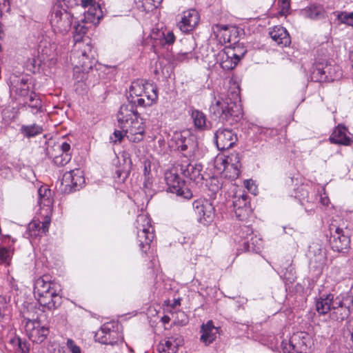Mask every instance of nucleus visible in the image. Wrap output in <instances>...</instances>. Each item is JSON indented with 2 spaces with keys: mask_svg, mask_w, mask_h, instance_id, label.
<instances>
[{
  "mask_svg": "<svg viewBox=\"0 0 353 353\" xmlns=\"http://www.w3.org/2000/svg\"><path fill=\"white\" fill-rule=\"evenodd\" d=\"M119 128L129 141L139 143L143 140L146 124L136 108L132 104L122 105L117 113Z\"/></svg>",
  "mask_w": 353,
  "mask_h": 353,
  "instance_id": "f257e3e1",
  "label": "nucleus"
},
{
  "mask_svg": "<svg viewBox=\"0 0 353 353\" xmlns=\"http://www.w3.org/2000/svg\"><path fill=\"white\" fill-rule=\"evenodd\" d=\"M210 110L214 114L219 117L223 123L229 125L237 123L243 115V110L237 92H232L230 94L215 98Z\"/></svg>",
  "mask_w": 353,
  "mask_h": 353,
  "instance_id": "f03ea898",
  "label": "nucleus"
},
{
  "mask_svg": "<svg viewBox=\"0 0 353 353\" xmlns=\"http://www.w3.org/2000/svg\"><path fill=\"white\" fill-rule=\"evenodd\" d=\"M61 290L56 283L46 281L42 278L37 279L34 293L39 304L44 310H54L62 303Z\"/></svg>",
  "mask_w": 353,
  "mask_h": 353,
  "instance_id": "7ed1b4c3",
  "label": "nucleus"
},
{
  "mask_svg": "<svg viewBox=\"0 0 353 353\" xmlns=\"http://www.w3.org/2000/svg\"><path fill=\"white\" fill-rule=\"evenodd\" d=\"M128 100V104H132L134 108L151 106L158 100L157 87L142 79L134 81L129 88Z\"/></svg>",
  "mask_w": 353,
  "mask_h": 353,
  "instance_id": "20e7f679",
  "label": "nucleus"
},
{
  "mask_svg": "<svg viewBox=\"0 0 353 353\" xmlns=\"http://www.w3.org/2000/svg\"><path fill=\"white\" fill-rule=\"evenodd\" d=\"M70 61L74 68L81 72H88L97 62V52L91 43L90 39L84 42L74 43Z\"/></svg>",
  "mask_w": 353,
  "mask_h": 353,
  "instance_id": "39448f33",
  "label": "nucleus"
},
{
  "mask_svg": "<svg viewBox=\"0 0 353 353\" xmlns=\"http://www.w3.org/2000/svg\"><path fill=\"white\" fill-rule=\"evenodd\" d=\"M40 214L43 217V231L48 232L52 214L53 198L51 190L46 186H41L38 190Z\"/></svg>",
  "mask_w": 353,
  "mask_h": 353,
  "instance_id": "423d86ee",
  "label": "nucleus"
},
{
  "mask_svg": "<svg viewBox=\"0 0 353 353\" xmlns=\"http://www.w3.org/2000/svg\"><path fill=\"white\" fill-rule=\"evenodd\" d=\"M50 21L54 31L63 33L71 26L72 16L59 5H55L52 8Z\"/></svg>",
  "mask_w": 353,
  "mask_h": 353,
  "instance_id": "0eeeda50",
  "label": "nucleus"
},
{
  "mask_svg": "<svg viewBox=\"0 0 353 353\" xmlns=\"http://www.w3.org/2000/svg\"><path fill=\"white\" fill-rule=\"evenodd\" d=\"M165 181L169 192L185 199H190L192 196V192L185 186L175 170L167 171L165 173Z\"/></svg>",
  "mask_w": 353,
  "mask_h": 353,
  "instance_id": "6e6552de",
  "label": "nucleus"
},
{
  "mask_svg": "<svg viewBox=\"0 0 353 353\" xmlns=\"http://www.w3.org/2000/svg\"><path fill=\"white\" fill-rule=\"evenodd\" d=\"M84 183L85 179L82 171L75 169L63 174L61 183V190L70 193L82 188Z\"/></svg>",
  "mask_w": 353,
  "mask_h": 353,
  "instance_id": "1a4fd4ad",
  "label": "nucleus"
},
{
  "mask_svg": "<svg viewBox=\"0 0 353 353\" xmlns=\"http://www.w3.org/2000/svg\"><path fill=\"white\" fill-rule=\"evenodd\" d=\"M137 235L141 245H149L154 239L153 229L150 218L145 214H139L137 219Z\"/></svg>",
  "mask_w": 353,
  "mask_h": 353,
  "instance_id": "9d476101",
  "label": "nucleus"
},
{
  "mask_svg": "<svg viewBox=\"0 0 353 353\" xmlns=\"http://www.w3.org/2000/svg\"><path fill=\"white\" fill-rule=\"evenodd\" d=\"M25 332L28 339L36 343H42L49 334L48 328L40 321L30 319L26 322Z\"/></svg>",
  "mask_w": 353,
  "mask_h": 353,
  "instance_id": "9b49d317",
  "label": "nucleus"
},
{
  "mask_svg": "<svg viewBox=\"0 0 353 353\" xmlns=\"http://www.w3.org/2000/svg\"><path fill=\"white\" fill-rule=\"evenodd\" d=\"M212 30L216 39L220 43H236L239 36V30L233 26L215 24L212 26Z\"/></svg>",
  "mask_w": 353,
  "mask_h": 353,
  "instance_id": "f8f14e48",
  "label": "nucleus"
},
{
  "mask_svg": "<svg viewBox=\"0 0 353 353\" xmlns=\"http://www.w3.org/2000/svg\"><path fill=\"white\" fill-rule=\"evenodd\" d=\"M95 340L99 343L106 345H114L121 339L120 334L114 330L112 323L103 324L95 334Z\"/></svg>",
  "mask_w": 353,
  "mask_h": 353,
  "instance_id": "ddd939ff",
  "label": "nucleus"
},
{
  "mask_svg": "<svg viewBox=\"0 0 353 353\" xmlns=\"http://www.w3.org/2000/svg\"><path fill=\"white\" fill-rule=\"evenodd\" d=\"M200 15L195 9H188L183 11L179 16L177 26L181 31L189 32L193 30L199 24Z\"/></svg>",
  "mask_w": 353,
  "mask_h": 353,
  "instance_id": "4468645a",
  "label": "nucleus"
},
{
  "mask_svg": "<svg viewBox=\"0 0 353 353\" xmlns=\"http://www.w3.org/2000/svg\"><path fill=\"white\" fill-rule=\"evenodd\" d=\"M316 71L320 76V80L322 81H332L340 79L342 76L340 67L328 61L317 63Z\"/></svg>",
  "mask_w": 353,
  "mask_h": 353,
  "instance_id": "2eb2a0df",
  "label": "nucleus"
},
{
  "mask_svg": "<svg viewBox=\"0 0 353 353\" xmlns=\"http://www.w3.org/2000/svg\"><path fill=\"white\" fill-rule=\"evenodd\" d=\"M214 139L219 150H228L233 147L238 139L236 134L230 129L219 128L214 134Z\"/></svg>",
  "mask_w": 353,
  "mask_h": 353,
  "instance_id": "dca6fc26",
  "label": "nucleus"
},
{
  "mask_svg": "<svg viewBox=\"0 0 353 353\" xmlns=\"http://www.w3.org/2000/svg\"><path fill=\"white\" fill-rule=\"evenodd\" d=\"M233 208L236 216L240 219H245L251 212V207L248 196L243 192H236L233 197Z\"/></svg>",
  "mask_w": 353,
  "mask_h": 353,
  "instance_id": "f3484780",
  "label": "nucleus"
},
{
  "mask_svg": "<svg viewBox=\"0 0 353 353\" xmlns=\"http://www.w3.org/2000/svg\"><path fill=\"white\" fill-rule=\"evenodd\" d=\"M79 4L83 8H88L84 14L83 20L85 23H97L102 18L101 6L94 0H79Z\"/></svg>",
  "mask_w": 353,
  "mask_h": 353,
  "instance_id": "a211bd4d",
  "label": "nucleus"
},
{
  "mask_svg": "<svg viewBox=\"0 0 353 353\" xmlns=\"http://www.w3.org/2000/svg\"><path fill=\"white\" fill-rule=\"evenodd\" d=\"M350 237L345 234L343 230L341 228H336L330 239V245L334 251L338 252L346 253L350 248Z\"/></svg>",
  "mask_w": 353,
  "mask_h": 353,
  "instance_id": "6ab92c4d",
  "label": "nucleus"
},
{
  "mask_svg": "<svg viewBox=\"0 0 353 353\" xmlns=\"http://www.w3.org/2000/svg\"><path fill=\"white\" fill-rule=\"evenodd\" d=\"M70 150V145L65 141L56 144L53 149L54 153L52 154L53 162L59 166L66 165L71 160Z\"/></svg>",
  "mask_w": 353,
  "mask_h": 353,
  "instance_id": "aec40b11",
  "label": "nucleus"
},
{
  "mask_svg": "<svg viewBox=\"0 0 353 353\" xmlns=\"http://www.w3.org/2000/svg\"><path fill=\"white\" fill-rule=\"evenodd\" d=\"M195 213L205 221H210L214 216V209L212 203L205 199H199L193 203Z\"/></svg>",
  "mask_w": 353,
  "mask_h": 353,
  "instance_id": "412c9836",
  "label": "nucleus"
},
{
  "mask_svg": "<svg viewBox=\"0 0 353 353\" xmlns=\"http://www.w3.org/2000/svg\"><path fill=\"white\" fill-rule=\"evenodd\" d=\"M345 298L342 296H336V301L334 303V307L330 312L331 319L342 321L347 319L350 314V307L344 303Z\"/></svg>",
  "mask_w": 353,
  "mask_h": 353,
  "instance_id": "4be33fe9",
  "label": "nucleus"
},
{
  "mask_svg": "<svg viewBox=\"0 0 353 353\" xmlns=\"http://www.w3.org/2000/svg\"><path fill=\"white\" fill-rule=\"evenodd\" d=\"M331 143L338 145H350L352 143L347 129L339 125L330 137Z\"/></svg>",
  "mask_w": 353,
  "mask_h": 353,
  "instance_id": "5701e85b",
  "label": "nucleus"
},
{
  "mask_svg": "<svg viewBox=\"0 0 353 353\" xmlns=\"http://www.w3.org/2000/svg\"><path fill=\"white\" fill-rule=\"evenodd\" d=\"M227 164L230 171H227L226 177L230 179H236L240 174V157L239 153L232 152L226 156Z\"/></svg>",
  "mask_w": 353,
  "mask_h": 353,
  "instance_id": "b1692460",
  "label": "nucleus"
},
{
  "mask_svg": "<svg viewBox=\"0 0 353 353\" xmlns=\"http://www.w3.org/2000/svg\"><path fill=\"white\" fill-rule=\"evenodd\" d=\"M336 296L332 294H328L320 296L316 301V310L320 314H326L332 312Z\"/></svg>",
  "mask_w": 353,
  "mask_h": 353,
  "instance_id": "393cba45",
  "label": "nucleus"
},
{
  "mask_svg": "<svg viewBox=\"0 0 353 353\" xmlns=\"http://www.w3.org/2000/svg\"><path fill=\"white\" fill-rule=\"evenodd\" d=\"M181 173L187 178L193 181L202 179V166L200 164L185 162L179 165Z\"/></svg>",
  "mask_w": 353,
  "mask_h": 353,
  "instance_id": "a878e982",
  "label": "nucleus"
},
{
  "mask_svg": "<svg viewBox=\"0 0 353 353\" xmlns=\"http://www.w3.org/2000/svg\"><path fill=\"white\" fill-rule=\"evenodd\" d=\"M219 57L220 58V65L223 70H232L239 63L238 59L235 57V54L232 50L226 48L219 53Z\"/></svg>",
  "mask_w": 353,
  "mask_h": 353,
  "instance_id": "bb28decb",
  "label": "nucleus"
},
{
  "mask_svg": "<svg viewBox=\"0 0 353 353\" xmlns=\"http://www.w3.org/2000/svg\"><path fill=\"white\" fill-rule=\"evenodd\" d=\"M201 332V341L205 345H208L216 339L218 327L214 325L212 321H208L205 324L202 325Z\"/></svg>",
  "mask_w": 353,
  "mask_h": 353,
  "instance_id": "cd10ccee",
  "label": "nucleus"
},
{
  "mask_svg": "<svg viewBox=\"0 0 353 353\" xmlns=\"http://www.w3.org/2000/svg\"><path fill=\"white\" fill-rule=\"evenodd\" d=\"M271 38L279 45L287 46L290 43V37L286 29L282 26H274L270 32Z\"/></svg>",
  "mask_w": 353,
  "mask_h": 353,
  "instance_id": "c85d7f7f",
  "label": "nucleus"
},
{
  "mask_svg": "<svg viewBox=\"0 0 353 353\" xmlns=\"http://www.w3.org/2000/svg\"><path fill=\"white\" fill-rule=\"evenodd\" d=\"M179 345L180 341L178 339L168 337L159 344V351L160 353H176Z\"/></svg>",
  "mask_w": 353,
  "mask_h": 353,
  "instance_id": "c756f323",
  "label": "nucleus"
},
{
  "mask_svg": "<svg viewBox=\"0 0 353 353\" xmlns=\"http://www.w3.org/2000/svg\"><path fill=\"white\" fill-rule=\"evenodd\" d=\"M194 127L199 130L206 128L207 118L205 114L198 110H192L190 114Z\"/></svg>",
  "mask_w": 353,
  "mask_h": 353,
  "instance_id": "7c9ffc66",
  "label": "nucleus"
},
{
  "mask_svg": "<svg viewBox=\"0 0 353 353\" xmlns=\"http://www.w3.org/2000/svg\"><path fill=\"white\" fill-rule=\"evenodd\" d=\"M226 156L223 154L217 155L214 161V168L218 174H222L223 177H226L227 171H230L227 164Z\"/></svg>",
  "mask_w": 353,
  "mask_h": 353,
  "instance_id": "2f4dec72",
  "label": "nucleus"
},
{
  "mask_svg": "<svg viewBox=\"0 0 353 353\" xmlns=\"http://www.w3.org/2000/svg\"><path fill=\"white\" fill-rule=\"evenodd\" d=\"M10 345L12 347L14 353H29V345L19 337L14 336L10 340Z\"/></svg>",
  "mask_w": 353,
  "mask_h": 353,
  "instance_id": "473e14b6",
  "label": "nucleus"
},
{
  "mask_svg": "<svg viewBox=\"0 0 353 353\" xmlns=\"http://www.w3.org/2000/svg\"><path fill=\"white\" fill-rule=\"evenodd\" d=\"M85 22L83 21L82 23H78L75 24L74 26V43L77 42H84L85 39H90L88 37H86L85 34L87 33L88 27L84 24Z\"/></svg>",
  "mask_w": 353,
  "mask_h": 353,
  "instance_id": "72a5a7b5",
  "label": "nucleus"
},
{
  "mask_svg": "<svg viewBox=\"0 0 353 353\" xmlns=\"http://www.w3.org/2000/svg\"><path fill=\"white\" fill-rule=\"evenodd\" d=\"M43 131L41 125L33 124L30 125H23L21 128V133L27 138L35 137L41 134Z\"/></svg>",
  "mask_w": 353,
  "mask_h": 353,
  "instance_id": "f704fd0d",
  "label": "nucleus"
},
{
  "mask_svg": "<svg viewBox=\"0 0 353 353\" xmlns=\"http://www.w3.org/2000/svg\"><path fill=\"white\" fill-rule=\"evenodd\" d=\"M144 182L143 186L145 188H150L152 184V176L151 174V161L145 159L143 161Z\"/></svg>",
  "mask_w": 353,
  "mask_h": 353,
  "instance_id": "c9c22d12",
  "label": "nucleus"
},
{
  "mask_svg": "<svg viewBox=\"0 0 353 353\" xmlns=\"http://www.w3.org/2000/svg\"><path fill=\"white\" fill-rule=\"evenodd\" d=\"M28 232L30 236L37 237L41 234H46L47 232L43 231V221L33 220L28 225Z\"/></svg>",
  "mask_w": 353,
  "mask_h": 353,
  "instance_id": "e433bc0d",
  "label": "nucleus"
},
{
  "mask_svg": "<svg viewBox=\"0 0 353 353\" xmlns=\"http://www.w3.org/2000/svg\"><path fill=\"white\" fill-rule=\"evenodd\" d=\"M301 14L305 18L311 19H318L322 16V9L316 6H310L303 9L301 11Z\"/></svg>",
  "mask_w": 353,
  "mask_h": 353,
  "instance_id": "4c0bfd02",
  "label": "nucleus"
},
{
  "mask_svg": "<svg viewBox=\"0 0 353 353\" xmlns=\"http://www.w3.org/2000/svg\"><path fill=\"white\" fill-rule=\"evenodd\" d=\"M305 339V336L301 335H293L288 342L283 343V352L288 353V352H294L297 347L296 345H294L298 340L301 338Z\"/></svg>",
  "mask_w": 353,
  "mask_h": 353,
  "instance_id": "58836bf2",
  "label": "nucleus"
},
{
  "mask_svg": "<svg viewBox=\"0 0 353 353\" xmlns=\"http://www.w3.org/2000/svg\"><path fill=\"white\" fill-rule=\"evenodd\" d=\"M28 105L32 109L33 113H37L41 108V101L34 92H32L29 97Z\"/></svg>",
  "mask_w": 353,
  "mask_h": 353,
  "instance_id": "ea45409f",
  "label": "nucleus"
},
{
  "mask_svg": "<svg viewBox=\"0 0 353 353\" xmlns=\"http://www.w3.org/2000/svg\"><path fill=\"white\" fill-rule=\"evenodd\" d=\"M163 0H142V6L145 11L150 12L156 9Z\"/></svg>",
  "mask_w": 353,
  "mask_h": 353,
  "instance_id": "a19ab883",
  "label": "nucleus"
},
{
  "mask_svg": "<svg viewBox=\"0 0 353 353\" xmlns=\"http://www.w3.org/2000/svg\"><path fill=\"white\" fill-rule=\"evenodd\" d=\"M225 48L227 50H232L234 54H235V57L238 59L239 61L242 57H243L247 52L244 46L240 43L236 44L234 47H227Z\"/></svg>",
  "mask_w": 353,
  "mask_h": 353,
  "instance_id": "79ce46f5",
  "label": "nucleus"
},
{
  "mask_svg": "<svg viewBox=\"0 0 353 353\" xmlns=\"http://www.w3.org/2000/svg\"><path fill=\"white\" fill-rule=\"evenodd\" d=\"M279 14L281 16H286L290 11V3L289 0H278Z\"/></svg>",
  "mask_w": 353,
  "mask_h": 353,
  "instance_id": "37998d69",
  "label": "nucleus"
},
{
  "mask_svg": "<svg viewBox=\"0 0 353 353\" xmlns=\"http://www.w3.org/2000/svg\"><path fill=\"white\" fill-rule=\"evenodd\" d=\"M13 254V250L10 248H0V260L3 262L8 263Z\"/></svg>",
  "mask_w": 353,
  "mask_h": 353,
  "instance_id": "c03bdc74",
  "label": "nucleus"
},
{
  "mask_svg": "<svg viewBox=\"0 0 353 353\" xmlns=\"http://www.w3.org/2000/svg\"><path fill=\"white\" fill-rule=\"evenodd\" d=\"M296 335H301V336H305V339H303L302 337L299 340H301V341H299V343H296L295 345H297V348L299 350H301V351L306 352L307 349V343L310 341L309 336L305 333H300L296 334Z\"/></svg>",
  "mask_w": 353,
  "mask_h": 353,
  "instance_id": "a18cd8bd",
  "label": "nucleus"
},
{
  "mask_svg": "<svg viewBox=\"0 0 353 353\" xmlns=\"http://www.w3.org/2000/svg\"><path fill=\"white\" fill-rule=\"evenodd\" d=\"M339 19L341 21V23L349 26H353V12L350 13H341L339 15Z\"/></svg>",
  "mask_w": 353,
  "mask_h": 353,
  "instance_id": "49530a36",
  "label": "nucleus"
},
{
  "mask_svg": "<svg viewBox=\"0 0 353 353\" xmlns=\"http://www.w3.org/2000/svg\"><path fill=\"white\" fill-rule=\"evenodd\" d=\"M160 37H163V44H172L175 41V36L174 33L171 31H168L166 32V33L162 32H161Z\"/></svg>",
  "mask_w": 353,
  "mask_h": 353,
  "instance_id": "de8ad7c7",
  "label": "nucleus"
},
{
  "mask_svg": "<svg viewBox=\"0 0 353 353\" xmlns=\"http://www.w3.org/2000/svg\"><path fill=\"white\" fill-rule=\"evenodd\" d=\"M193 54L191 52H179L176 57V60L179 61H185L192 57Z\"/></svg>",
  "mask_w": 353,
  "mask_h": 353,
  "instance_id": "09e8293b",
  "label": "nucleus"
},
{
  "mask_svg": "<svg viewBox=\"0 0 353 353\" xmlns=\"http://www.w3.org/2000/svg\"><path fill=\"white\" fill-rule=\"evenodd\" d=\"M67 346L72 353H81V350L72 339H68Z\"/></svg>",
  "mask_w": 353,
  "mask_h": 353,
  "instance_id": "8fccbe9b",
  "label": "nucleus"
},
{
  "mask_svg": "<svg viewBox=\"0 0 353 353\" xmlns=\"http://www.w3.org/2000/svg\"><path fill=\"white\" fill-rule=\"evenodd\" d=\"M130 172V167L129 166L128 169L118 170L116 172V173H117L118 178L125 179L129 176Z\"/></svg>",
  "mask_w": 353,
  "mask_h": 353,
  "instance_id": "3c124183",
  "label": "nucleus"
},
{
  "mask_svg": "<svg viewBox=\"0 0 353 353\" xmlns=\"http://www.w3.org/2000/svg\"><path fill=\"white\" fill-rule=\"evenodd\" d=\"M114 137L115 138L114 142L119 141L121 142L122 139H123L125 136V132L123 130H115L114 132Z\"/></svg>",
  "mask_w": 353,
  "mask_h": 353,
  "instance_id": "603ef678",
  "label": "nucleus"
},
{
  "mask_svg": "<svg viewBox=\"0 0 353 353\" xmlns=\"http://www.w3.org/2000/svg\"><path fill=\"white\" fill-rule=\"evenodd\" d=\"M244 184H245V186L246 187V188L249 191L254 192V190H252V186H254V183H253L252 181H251V180H246V181H245Z\"/></svg>",
  "mask_w": 353,
  "mask_h": 353,
  "instance_id": "864d4df0",
  "label": "nucleus"
},
{
  "mask_svg": "<svg viewBox=\"0 0 353 353\" xmlns=\"http://www.w3.org/2000/svg\"><path fill=\"white\" fill-rule=\"evenodd\" d=\"M321 203L323 205H328L329 203H330V200L328 199V197H327L326 196H321Z\"/></svg>",
  "mask_w": 353,
  "mask_h": 353,
  "instance_id": "5fc2aeb1",
  "label": "nucleus"
},
{
  "mask_svg": "<svg viewBox=\"0 0 353 353\" xmlns=\"http://www.w3.org/2000/svg\"><path fill=\"white\" fill-rule=\"evenodd\" d=\"M170 321V319L168 316L167 315H165L163 316L162 318H161V321L164 323V324H166V323H168Z\"/></svg>",
  "mask_w": 353,
  "mask_h": 353,
  "instance_id": "6e6d98bb",
  "label": "nucleus"
},
{
  "mask_svg": "<svg viewBox=\"0 0 353 353\" xmlns=\"http://www.w3.org/2000/svg\"><path fill=\"white\" fill-rule=\"evenodd\" d=\"M304 351H301V350H299L297 347L294 352H288V353H303Z\"/></svg>",
  "mask_w": 353,
  "mask_h": 353,
  "instance_id": "4d7b16f0",
  "label": "nucleus"
},
{
  "mask_svg": "<svg viewBox=\"0 0 353 353\" xmlns=\"http://www.w3.org/2000/svg\"><path fill=\"white\" fill-rule=\"evenodd\" d=\"M180 305V301L179 300H175L174 303V306H176V305Z\"/></svg>",
  "mask_w": 353,
  "mask_h": 353,
  "instance_id": "13d9d810",
  "label": "nucleus"
},
{
  "mask_svg": "<svg viewBox=\"0 0 353 353\" xmlns=\"http://www.w3.org/2000/svg\"><path fill=\"white\" fill-rule=\"evenodd\" d=\"M187 321H188L187 319H182L181 321V323L184 325L187 323Z\"/></svg>",
  "mask_w": 353,
  "mask_h": 353,
  "instance_id": "bf43d9fd",
  "label": "nucleus"
},
{
  "mask_svg": "<svg viewBox=\"0 0 353 353\" xmlns=\"http://www.w3.org/2000/svg\"><path fill=\"white\" fill-rule=\"evenodd\" d=\"M186 148H187V146H186V145H182V146H181V150H186Z\"/></svg>",
  "mask_w": 353,
  "mask_h": 353,
  "instance_id": "052dcab7",
  "label": "nucleus"
},
{
  "mask_svg": "<svg viewBox=\"0 0 353 353\" xmlns=\"http://www.w3.org/2000/svg\"><path fill=\"white\" fill-rule=\"evenodd\" d=\"M74 1L76 2L77 5H79V0H74Z\"/></svg>",
  "mask_w": 353,
  "mask_h": 353,
  "instance_id": "680f3d73",
  "label": "nucleus"
},
{
  "mask_svg": "<svg viewBox=\"0 0 353 353\" xmlns=\"http://www.w3.org/2000/svg\"><path fill=\"white\" fill-rule=\"evenodd\" d=\"M143 97L144 99H146V98H145V94H143Z\"/></svg>",
  "mask_w": 353,
  "mask_h": 353,
  "instance_id": "e2e57ef3",
  "label": "nucleus"
}]
</instances>
